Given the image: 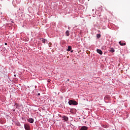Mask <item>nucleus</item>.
Returning <instances> with one entry per match:
<instances>
[{
    "label": "nucleus",
    "instance_id": "1",
    "mask_svg": "<svg viewBox=\"0 0 130 130\" xmlns=\"http://www.w3.org/2000/svg\"><path fill=\"white\" fill-rule=\"evenodd\" d=\"M69 105H78V102L76 101L70 100L68 102Z\"/></svg>",
    "mask_w": 130,
    "mask_h": 130
},
{
    "label": "nucleus",
    "instance_id": "2",
    "mask_svg": "<svg viewBox=\"0 0 130 130\" xmlns=\"http://www.w3.org/2000/svg\"><path fill=\"white\" fill-rule=\"evenodd\" d=\"M28 122H30V123H33L34 122V119L32 118H30L28 120Z\"/></svg>",
    "mask_w": 130,
    "mask_h": 130
},
{
    "label": "nucleus",
    "instance_id": "3",
    "mask_svg": "<svg viewBox=\"0 0 130 130\" xmlns=\"http://www.w3.org/2000/svg\"><path fill=\"white\" fill-rule=\"evenodd\" d=\"M80 130H88V127L83 126L80 128Z\"/></svg>",
    "mask_w": 130,
    "mask_h": 130
},
{
    "label": "nucleus",
    "instance_id": "4",
    "mask_svg": "<svg viewBox=\"0 0 130 130\" xmlns=\"http://www.w3.org/2000/svg\"><path fill=\"white\" fill-rule=\"evenodd\" d=\"M24 128L26 130H30V127L28 125L24 124Z\"/></svg>",
    "mask_w": 130,
    "mask_h": 130
},
{
    "label": "nucleus",
    "instance_id": "5",
    "mask_svg": "<svg viewBox=\"0 0 130 130\" xmlns=\"http://www.w3.org/2000/svg\"><path fill=\"white\" fill-rule=\"evenodd\" d=\"M98 53H99V54H103V52H102V51L100 49H97L96 50Z\"/></svg>",
    "mask_w": 130,
    "mask_h": 130
},
{
    "label": "nucleus",
    "instance_id": "6",
    "mask_svg": "<svg viewBox=\"0 0 130 130\" xmlns=\"http://www.w3.org/2000/svg\"><path fill=\"white\" fill-rule=\"evenodd\" d=\"M62 118L63 120H65V121H68V120H69V118H68L67 116H64L62 117Z\"/></svg>",
    "mask_w": 130,
    "mask_h": 130
},
{
    "label": "nucleus",
    "instance_id": "7",
    "mask_svg": "<svg viewBox=\"0 0 130 130\" xmlns=\"http://www.w3.org/2000/svg\"><path fill=\"white\" fill-rule=\"evenodd\" d=\"M119 44H120V45H121V46H124V45H125L126 44L125 43H122L121 41H120L119 42Z\"/></svg>",
    "mask_w": 130,
    "mask_h": 130
},
{
    "label": "nucleus",
    "instance_id": "8",
    "mask_svg": "<svg viewBox=\"0 0 130 130\" xmlns=\"http://www.w3.org/2000/svg\"><path fill=\"white\" fill-rule=\"evenodd\" d=\"M109 51L110 52L113 53L114 52V51H115V50H114V49L113 48H111L109 49Z\"/></svg>",
    "mask_w": 130,
    "mask_h": 130
},
{
    "label": "nucleus",
    "instance_id": "9",
    "mask_svg": "<svg viewBox=\"0 0 130 130\" xmlns=\"http://www.w3.org/2000/svg\"><path fill=\"white\" fill-rule=\"evenodd\" d=\"M72 50V46H69L68 49H67V51H71Z\"/></svg>",
    "mask_w": 130,
    "mask_h": 130
},
{
    "label": "nucleus",
    "instance_id": "10",
    "mask_svg": "<svg viewBox=\"0 0 130 130\" xmlns=\"http://www.w3.org/2000/svg\"><path fill=\"white\" fill-rule=\"evenodd\" d=\"M102 126H103V127H104L105 128H108V126L107 125H106V124H103Z\"/></svg>",
    "mask_w": 130,
    "mask_h": 130
},
{
    "label": "nucleus",
    "instance_id": "11",
    "mask_svg": "<svg viewBox=\"0 0 130 130\" xmlns=\"http://www.w3.org/2000/svg\"><path fill=\"white\" fill-rule=\"evenodd\" d=\"M66 34L67 36H70V32L69 31V30L66 31Z\"/></svg>",
    "mask_w": 130,
    "mask_h": 130
},
{
    "label": "nucleus",
    "instance_id": "12",
    "mask_svg": "<svg viewBox=\"0 0 130 130\" xmlns=\"http://www.w3.org/2000/svg\"><path fill=\"white\" fill-rule=\"evenodd\" d=\"M96 36L98 38H100V37H101V35H100V34H97Z\"/></svg>",
    "mask_w": 130,
    "mask_h": 130
},
{
    "label": "nucleus",
    "instance_id": "13",
    "mask_svg": "<svg viewBox=\"0 0 130 130\" xmlns=\"http://www.w3.org/2000/svg\"><path fill=\"white\" fill-rule=\"evenodd\" d=\"M38 96H40V93H38Z\"/></svg>",
    "mask_w": 130,
    "mask_h": 130
},
{
    "label": "nucleus",
    "instance_id": "14",
    "mask_svg": "<svg viewBox=\"0 0 130 130\" xmlns=\"http://www.w3.org/2000/svg\"><path fill=\"white\" fill-rule=\"evenodd\" d=\"M5 45H8V43H5Z\"/></svg>",
    "mask_w": 130,
    "mask_h": 130
},
{
    "label": "nucleus",
    "instance_id": "15",
    "mask_svg": "<svg viewBox=\"0 0 130 130\" xmlns=\"http://www.w3.org/2000/svg\"><path fill=\"white\" fill-rule=\"evenodd\" d=\"M67 81L69 82V81H70V79H68L67 80Z\"/></svg>",
    "mask_w": 130,
    "mask_h": 130
},
{
    "label": "nucleus",
    "instance_id": "16",
    "mask_svg": "<svg viewBox=\"0 0 130 130\" xmlns=\"http://www.w3.org/2000/svg\"><path fill=\"white\" fill-rule=\"evenodd\" d=\"M49 45H51V43H49Z\"/></svg>",
    "mask_w": 130,
    "mask_h": 130
},
{
    "label": "nucleus",
    "instance_id": "17",
    "mask_svg": "<svg viewBox=\"0 0 130 130\" xmlns=\"http://www.w3.org/2000/svg\"><path fill=\"white\" fill-rule=\"evenodd\" d=\"M43 42H44V40L43 41Z\"/></svg>",
    "mask_w": 130,
    "mask_h": 130
},
{
    "label": "nucleus",
    "instance_id": "18",
    "mask_svg": "<svg viewBox=\"0 0 130 130\" xmlns=\"http://www.w3.org/2000/svg\"><path fill=\"white\" fill-rule=\"evenodd\" d=\"M71 52H73V51H71Z\"/></svg>",
    "mask_w": 130,
    "mask_h": 130
}]
</instances>
